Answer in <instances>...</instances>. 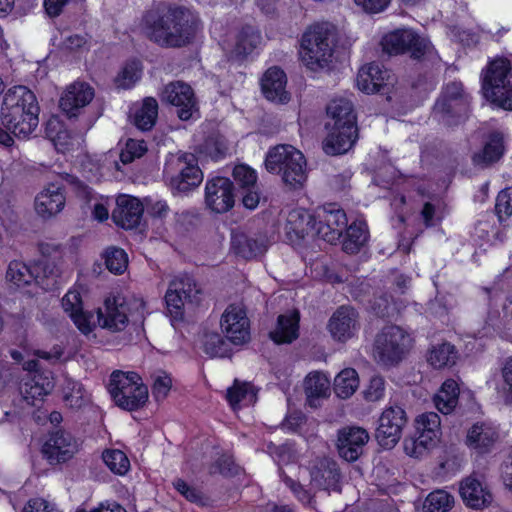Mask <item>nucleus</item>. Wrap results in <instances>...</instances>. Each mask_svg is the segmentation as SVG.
<instances>
[{
    "mask_svg": "<svg viewBox=\"0 0 512 512\" xmlns=\"http://www.w3.org/2000/svg\"><path fill=\"white\" fill-rule=\"evenodd\" d=\"M284 483L291 489L297 499L305 505H312L313 497L300 483L289 476H283Z\"/></svg>",
    "mask_w": 512,
    "mask_h": 512,
    "instance_id": "obj_62",
    "label": "nucleus"
},
{
    "mask_svg": "<svg viewBox=\"0 0 512 512\" xmlns=\"http://www.w3.org/2000/svg\"><path fill=\"white\" fill-rule=\"evenodd\" d=\"M470 98L460 82H451L445 86L434 105V114L447 125L457 124L468 115Z\"/></svg>",
    "mask_w": 512,
    "mask_h": 512,
    "instance_id": "obj_10",
    "label": "nucleus"
},
{
    "mask_svg": "<svg viewBox=\"0 0 512 512\" xmlns=\"http://www.w3.org/2000/svg\"><path fill=\"white\" fill-rule=\"evenodd\" d=\"M458 351L455 346L444 342L432 347L428 355V362L436 369L451 367L456 364Z\"/></svg>",
    "mask_w": 512,
    "mask_h": 512,
    "instance_id": "obj_40",
    "label": "nucleus"
},
{
    "mask_svg": "<svg viewBox=\"0 0 512 512\" xmlns=\"http://www.w3.org/2000/svg\"><path fill=\"white\" fill-rule=\"evenodd\" d=\"M102 459L106 466L115 474L124 475L130 468V462L121 450H105Z\"/></svg>",
    "mask_w": 512,
    "mask_h": 512,
    "instance_id": "obj_50",
    "label": "nucleus"
},
{
    "mask_svg": "<svg viewBox=\"0 0 512 512\" xmlns=\"http://www.w3.org/2000/svg\"><path fill=\"white\" fill-rule=\"evenodd\" d=\"M358 385L357 372L352 368H346L335 377L334 391L338 397L346 399L354 394Z\"/></svg>",
    "mask_w": 512,
    "mask_h": 512,
    "instance_id": "obj_46",
    "label": "nucleus"
},
{
    "mask_svg": "<svg viewBox=\"0 0 512 512\" xmlns=\"http://www.w3.org/2000/svg\"><path fill=\"white\" fill-rule=\"evenodd\" d=\"M327 114L330 117V121L326 125H357L353 104L350 100L343 98L332 100L327 106Z\"/></svg>",
    "mask_w": 512,
    "mask_h": 512,
    "instance_id": "obj_36",
    "label": "nucleus"
},
{
    "mask_svg": "<svg viewBox=\"0 0 512 512\" xmlns=\"http://www.w3.org/2000/svg\"><path fill=\"white\" fill-rule=\"evenodd\" d=\"M498 438L499 434L495 427L485 423H477L468 431L467 444L478 453H487Z\"/></svg>",
    "mask_w": 512,
    "mask_h": 512,
    "instance_id": "obj_31",
    "label": "nucleus"
},
{
    "mask_svg": "<svg viewBox=\"0 0 512 512\" xmlns=\"http://www.w3.org/2000/svg\"><path fill=\"white\" fill-rule=\"evenodd\" d=\"M358 328V313L349 306H341L332 315L328 329L335 340L345 342Z\"/></svg>",
    "mask_w": 512,
    "mask_h": 512,
    "instance_id": "obj_25",
    "label": "nucleus"
},
{
    "mask_svg": "<svg viewBox=\"0 0 512 512\" xmlns=\"http://www.w3.org/2000/svg\"><path fill=\"white\" fill-rule=\"evenodd\" d=\"M227 400L233 409H236L240 403L247 406L253 405L257 400V390L250 383H240L236 380L227 390Z\"/></svg>",
    "mask_w": 512,
    "mask_h": 512,
    "instance_id": "obj_45",
    "label": "nucleus"
},
{
    "mask_svg": "<svg viewBox=\"0 0 512 512\" xmlns=\"http://www.w3.org/2000/svg\"><path fill=\"white\" fill-rule=\"evenodd\" d=\"M484 96L505 110H512V72L510 61L497 58L491 61L484 73Z\"/></svg>",
    "mask_w": 512,
    "mask_h": 512,
    "instance_id": "obj_6",
    "label": "nucleus"
},
{
    "mask_svg": "<svg viewBox=\"0 0 512 512\" xmlns=\"http://www.w3.org/2000/svg\"><path fill=\"white\" fill-rule=\"evenodd\" d=\"M174 488L188 501L198 505H204V497L197 488L188 485L183 479H176L173 482Z\"/></svg>",
    "mask_w": 512,
    "mask_h": 512,
    "instance_id": "obj_58",
    "label": "nucleus"
},
{
    "mask_svg": "<svg viewBox=\"0 0 512 512\" xmlns=\"http://www.w3.org/2000/svg\"><path fill=\"white\" fill-rule=\"evenodd\" d=\"M144 302L138 299H127L122 296L108 298L105 301L104 309L97 311L98 323L102 328L112 332L123 331L129 322L130 317L139 313L142 317Z\"/></svg>",
    "mask_w": 512,
    "mask_h": 512,
    "instance_id": "obj_9",
    "label": "nucleus"
},
{
    "mask_svg": "<svg viewBox=\"0 0 512 512\" xmlns=\"http://www.w3.org/2000/svg\"><path fill=\"white\" fill-rule=\"evenodd\" d=\"M53 388L54 383L49 376L37 373L20 387V394L28 405L34 406L36 401L42 400Z\"/></svg>",
    "mask_w": 512,
    "mask_h": 512,
    "instance_id": "obj_34",
    "label": "nucleus"
},
{
    "mask_svg": "<svg viewBox=\"0 0 512 512\" xmlns=\"http://www.w3.org/2000/svg\"><path fill=\"white\" fill-rule=\"evenodd\" d=\"M311 485L321 490H339L340 472L337 463L329 458L315 461L311 470Z\"/></svg>",
    "mask_w": 512,
    "mask_h": 512,
    "instance_id": "obj_26",
    "label": "nucleus"
},
{
    "mask_svg": "<svg viewBox=\"0 0 512 512\" xmlns=\"http://www.w3.org/2000/svg\"><path fill=\"white\" fill-rule=\"evenodd\" d=\"M62 306L83 334H89L92 331L90 316L83 311L82 299L78 291H68L62 299Z\"/></svg>",
    "mask_w": 512,
    "mask_h": 512,
    "instance_id": "obj_32",
    "label": "nucleus"
},
{
    "mask_svg": "<svg viewBox=\"0 0 512 512\" xmlns=\"http://www.w3.org/2000/svg\"><path fill=\"white\" fill-rule=\"evenodd\" d=\"M383 51L388 54L411 52V57L421 59L431 51L430 42L411 29H398L385 35L381 41Z\"/></svg>",
    "mask_w": 512,
    "mask_h": 512,
    "instance_id": "obj_12",
    "label": "nucleus"
},
{
    "mask_svg": "<svg viewBox=\"0 0 512 512\" xmlns=\"http://www.w3.org/2000/svg\"><path fill=\"white\" fill-rule=\"evenodd\" d=\"M326 128L328 134L323 141V150L328 155H340L348 152L358 139L357 125H326Z\"/></svg>",
    "mask_w": 512,
    "mask_h": 512,
    "instance_id": "obj_22",
    "label": "nucleus"
},
{
    "mask_svg": "<svg viewBox=\"0 0 512 512\" xmlns=\"http://www.w3.org/2000/svg\"><path fill=\"white\" fill-rule=\"evenodd\" d=\"M502 377L504 380V397L505 402L512 404V357L509 358L502 368Z\"/></svg>",
    "mask_w": 512,
    "mask_h": 512,
    "instance_id": "obj_64",
    "label": "nucleus"
},
{
    "mask_svg": "<svg viewBox=\"0 0 512 512\" xmlns=\"http://www.w3.org/2000/svg\"><path fill=\"white\" fill-rule=\"evenodd\" d=\"M393 83L394 79L391 72L376 63L361 67L356 78L359 90L367 94L385 93L389 86H393Z\"/></svg>",
    "mask_w": 512,
    "mask_h": 512,
    "instance_id": "obj_20",
    "label": "nucleus"
},
{
    "mask_svg": "<svg viewBox=\"0 0 512 512\" xmlns=\"http://www.w3.org/2000/svg\"><path fill=\"white\" fill-rule=\"evenodd\" d=\"M161 101L175 107V113L182 121L199 117L198 102L192 87L182 81L167 84L161 95Z\"/></svg>",
    "mask_w": 512,
    "mask_h": 512,
    "instance_id": "obj_13",
    "label": "nucleus"
},
{
    "mask_svg": "<svg viewBox=\"0 0 512 512\" xmlns=\"http://www.w3.org/2000/svg\"><path fill=\"white\" fill-rule=\"evenodd\" d=\"M260 35L250 28L244 29L237 40L236 51L238 54L247 55L259 44Z\"/></svg>",
    "mask_w": 512,
    "mask_h": 512,
    "instance_id": "obj_54",
    "label": "nucleus"
},
{
    "mask_svg": "<svg viewBox=\"0 0 512 512\" xmlns=\"http://www.w3.org/2000/svg\"><path fill=\"white\" fill-rule=\"evenodd\" d=\"M39 278L34 266L29 267L21 261L10 262L6 272V279L17 287L30 285L33 281H39Z\"/></svg>",
    "mask_w": 512,
    "mask_h": 512,
    "instance_id": "obj_43",
    "label": "nucleus"
},
{
    "mask_svg": "<svg viewBox=\"0 0 512 512\" xmlns=\"http://www.w3.org/2000/svg\"><path fill=\"white\" fill-rule=\"evenodd\" d=\"M143 211L144 208L139 199L120 195L116 200V207L112 211V219L117 226L133 229L140 224Z\"/></svg>",
    "mask_w": 512,
    "mask_h": 512,
    "instance_id": "obj_24",
    "label": "nucleus"
},
{
    "mask_svg": "<svg viewBox=\"0 0 512 512\" xmlns=\"http://www.w3.org/2000/svg\"><path fill=\"white\" fill-rule=\"evenodd\" d=\"M35 274H39L38 284L46 289L54 287L58 283V278L62 275V267L60 263L44 258L34 265Z\"/></svg>",
    "mask_w": 512,
    "mask_h": 512,
    "instance_id": "obj_41",
    "label": "nucleus"
},
{
    "mask_svg": "<svg viewBox=\"0 0 512 512\" xmlns=\"http://www.w3.org/2000/svg\"><path fill=\"white\" fill-rule=\"evenodd\" d=\"M504 153L503 135L499 132L490 134L483 150L473 156L476 165L486 166L499 160Z\"/></svg>",
    "mask_w": 512,
    "mask_h": 512,
    "instance_id": "obj_37",
    "label": "nucleus"
},
{
    "mask_svg": "<svg viewBox=\"0 0 512 512\" xmlns=\"http://www.w3.org/2000/svg\"><path fill=\"white\" fill-rule=\"evenodd\" d=\"M157 117L158 103L155 98L147 97L143 100L142 106L136 110L133 122L138 129L148 131L155 125Z\"/></svg>",
    "mask_w": 512,
    "mask_h": 512,
    "instance_id": "obj_42",
    "label": "nucleus"
},
{
    "mask_svg": "<svg viewBox=\"0 0 512 512\" xmlns=\"http://www.w3.org/2000/svg\"><path fill=\"white\" fill-rule=\"evenodd\" d=\"M233 177L242 189L256 187V172L247 165H237L233 169Z\"/></svg>",
    "mask_w": 512,
    "mask_h": 512,
    "instance_id": "obj_53",
    "label": "nucleus"
},
{
    "mask_svg": "<svg viewBox=\"0 0 512 512\" xmlns=\"http://www.w3.org/2000/svg\"><path fill=\"white\" fill-rule=\"evenodd\" d=\"M440 417L435 412H426L415 420L416 432L413 437L405 439L404 450L412 457H421L435 446L440 436Z\"/></svg>",
    "mask_w": 512,
    "mask_h": 512,
    "instance_id": "obj_11",
    "label": "nucleus"
},
{
    "mask_svg": "<svg viewBox=\"0 0 512 512\" xmlns=\"http://www.w3.org/2000/svg\"><path fill=\"white\" fill-rule=\"evenodd\" d=\"M346 236L343 241V249L349 254H354L368 240L367 225L363 221H354L346 227Z\"/></svg>",
    "mask_w": 512,
    "mask_h": 512,
    "instance_id": "obj_39",
    "label": "nucleus"
},
{
    "mask_svg": "<svg viewBox=\"0 0 512 512\" xmlns=\"http://www.w3.org/2000/svg\"><path fill=\"white\" fill-rule=\"evenodd\" d=\"M378 423L376 440L381 447L391 449L402 436L403 428L407 424V415L402 407L390 406L382 412Z\"/></svg>",
    "mask_w": 512,
    "mask_h": 512,
    "instance_id": "obj_14",
    "label": "nucleus"
},
{
    "mask_svg": "<svg viewBox=\"0 0 512 512\" xmlns=\"http://www.w3.org/2000/svg\"><path fill=\"white\" fill-rule=\"evenodd\" d=\"M334 37L324 24L311 26L302 36L300 56L304 65L316 71L329 65L333 56Z\"/></svg>",
    "mask_w": 512,
    "mask_h": 512,
    "instance_id": "obj_4",
    "label": "nucleus"
},
{
    "mask_svg": "<svg viewBox=\"0 0 512 512\" xmlns=\"http://www.w3.org/2000/svg\"><path fill=\"white\" fill-rule=\"evenodd\" d=\"M106 268L113 274H122L128 266V256L125 251L117 247H108L104 254Z\"/></svg>",
    "mask_w": 512,
    "mask_h": 512,
    "instance_id": "obj_48",
    "label": "nucleus"
},
{
    "mask_svg": "<svg viewBox=\"0 0 512 512\" xmlns=\"http://www.w3.org/2000/svg\"><path fill=\"white\" fill-rule=\"evenodd\" d=\"M22 512H61L55 504L43 498H32L24 505Z\"/></svg>",
    "mask_w": 512,
    "mask_h": 512,
    "instance_id": "obj_61",
    "label": "nucleus"
},
{
    "mask_svg": "<svg viewBox=\"0 0 512 512\" xmlns=\"http://www.w3.org/2000/svg\"><path fill=\"white\" fill-rule=\"evenodd\" d=\"M178 174L170 180L172 190L188 192L197 187L203 180V174L192 154H185L177 160Z\"/></svg>",
    "mask_w": 512,
    "mask_h": 512,
    "instance_id": "obj_21",
    "label": "nucleus"
},
{
    "mask_svg": "<svg viewBox=\"0 0 512 512\" xmlns=\"http://www.w3.org/2000/svg\"><path fill=\"white\" fill-rule=\"evenodd\" d=\"M232 245L236 253L246 259L262 255L266 251V244L263 240H257L245 234L235 235Z\"/></svg>",
    "mask_w": 512,
    "mask_h": 512,
    "instance_id": "obj_44",
    "label": "nucleus"
},
{
    "mask_svg": "<svg viewBox=\"0 0 512 512\" xmlns=\"http://www.w3.org/2000/svg\"><path fill=\"white\" fill-rule=\"evenodd\" d=\"M495 210L500 220L512 215V189L506 188L496 198Z\"/></svg>",
    "mask_w": 512,
    "mask_h": 512,
    "instance_id": "obj_56",
    "label": "nucleus"
},
{
    "mask_svg": "<svg viewBox=\"0 0 512 512\" xmlns=\"http://www.w3.org/2000/svg\"><path fill=\"white\" fill-rule=\"evenodd\" d=\"M141 77V63L133 60L124 65L115 78V84L119 88L128 89L132 87Z\"/></svg>",
    "mask_w": 512,
    "mask_h": 512,
    "instance_id": "obj_49",
    "label": "nucleus"
},
{
    "mask_svg": "<svg viewBox=\"0 0 512 512\" xmlns=\"http://www.w3.org/2000/svg\"><path fill=\"white\" fill-rule=\"evenodd\" d=\"M135 372L114 371L110 376L108 391L115 404L123 410L141 409L148 400V388L140 382Z\"/></svg>",
    "mask_w": 512,
    "mask_h": 512,
    "instance_id": "obj_5",
    "label": "nucleus"
},
{
    "mask_svg": "<svg viewBox=\"0 0 512 512\" xmlns=\"http://www.w3.org/2000/svg\"><path fill=\"white\" fill-rule=\"evenodd\" d=\"M265 168L270 173L281 175L283 182L292 189L301 188L307 179L305 157L292 145L280 144L269 149Z\"/></svg>",
    "mask_w": 512,
    "mask_h": 512,
    "instance_id": "obj_3",
    "label": "nucleus"
},
{
    "mask_svg": "<svg viewBox=\"0 0 512 512\" xmlns=\"http://www.w3.org/2000/svg\"><path fill=\"white\" fill-rule=\"evenodd\" d=\"M369 433L359 426H346L338 430L337 449L339 456L347 462L356 461L369 441Z\"/></svg>",
    "mask_w": 512,
    "mask_h": 512,
    "instance_id": "obj_17",
    "label": "nucleus"
},
{
    "mask_svg": "<svg viewBox=\"0 0 512 512\" xmlns=\"http://www.w3.org/2000/svg\"><path fill=\"white\" fill-rule=\"evenodd\" d=\"M64 206L65 196L59 183H49L35 200V210L44 219L55 216Z\"/></svg>",
    "mask_w": 512,
    "mask_h": 512,
    "instance_id": "obj_28",
    "label": "nucleus"
},
{
    "mask_svg": "<svg viewBox=\"0 0 512 512\" xmlns=\"http://www.w3.org/2000/svg\"><path fill=\"white\" fill-rule=\"evenodd\" d=\"M202 288L188 274L176 276L170 281L165 301L170 317L183 320L185 310L198 306L202 301Z\"/></svg>",
    "mask_w": 512,
    "mask_h": 512,
    "instance_id": "obj_7",
    "label": "nucleus"
},
{
    "mask_svg": "<svg viewBox=\"0 0 512 512\" xmlns=\"http://www.w3.org/2000/svg\"><path fill=\"white\" fill-rule=\"evenodd\" d=\"M299 319L297 310L279 315L276 328L269 333L270 338L277 344L291 343L299 335Z\"/></svg>",
    "mask_w": 512,
    "mask_h": 512,
    "instance_id": "obj_33",
    "label": "nucleus"
},
{
    "mask_svg": "<svg viewBox=\"0 0 512 512\" xmlns=\"http://www.w3.org/2000/svg\"><path fill=\"white\" fill-rule=\"evenodd\" d=\"M220 324L222 331L231 343L240 345L249 340V320L242 305H229L221 317Z\"/></svg>",
    "mask_w": 512,
    "mask_h": 512,
    "instance_id": "obj_16",
    "label": "nucleus"
},
{
    "mask_svg": "<svg viewBox=\"0 0 512 512\" xmlns=\"http://www.w3.org/2000/svg\"><path fill=\"white\" fill-rule=\"evenodd\" d=\"M459 388L453 379L446 380L434 397L436 408L443 414L451 413L458 403Z\"/></svg>",
    "mask_w": 512,
    "mask_h": 512,
    "instance_id": "obj_38",
    "label": "nucleus"
},
{
    "mask_svg": "<svg viewBox=\"0 0 512 512\" xmlns=\"http://www.w3.org/2000/svg\"><path fill=\"white\" fill-rule=\"evenodd\" d=\"M385 381L381 376L371 378L368 388L365 391L366 399L377 401L384 395Z\"/></svg>",
    "mask_w": 512,
    "mask_h": 512,
    "instance_id": "obj_63",
    "label": "nucleus"
},
{
    "mask_svg": "<svg viewBox=\"0 0 512 512\" xmlns=\"http://www.w3.org/2000/svg\"><path fill=\"white\" fill-rule=\"evenodd\" d=\"M204 351L211 357H227L230 354L229 343L217 333H207L204 338Z\"/></svg>",
    "mask_w": 512,
    "mask_h": 512,
    "instance_id": "obj_51",
    "label": "nucleus"
},
{
    "mask_svg": "<svg viewBox=\"0 0 512 512\" xmlns=\"http://www.w3.org/2000/svg\"><path fill=\"white\" fill-rule=\"evenodd\" d=\"M172 387V379L165 372L155 376L152 385V395L157 401L164 400Z\"/></svg>",
    "mask_w": 512,
    "mask_h": 512,
    "instance_id": "obj_57",
    "label": "nucleus"
},
{
    "mask_svg": "<svg viewBox=\"0 0 512 512\" xmlns=\"http://www.w3.org/2000/svg\"><path fill=\"white\" fill-rule=\"evenodd\" d=\"M39 105L35 94L25 86L10 88L4 95L0 120L17 138L27 139L39 124Z\"/></svg>",
    "mask_w": 512,
    "mask_h": 512,
    "instance_id": "obj_2",
    "label": "nucleus"
},
{
    "mask_svg": "<svg viewBox=\"0 0 512 512\" xmlns=\"http://www.w3.org/2000/svg\"><path fill=\"white\" fill-rule=\"evenodd\" d=\"M454 503V498L444 490L431 492L424 502V512H448Z\"/></svg>",
    "mask_w": 512,
    "mask_h": 512,
    "instance_id": "obj_47",
    "label": "nucleus"
},
{
    "mask_svg": "<svg viewBox=\"0 0 512 512\" xmlns=\"http://www.w3.org/2000/svg\"><path fill=\"white\" fill-rule=\"evenodd\" d=\"M287 234L296 238H304L306 236H316V219L308 211L303 209H294L289 212L285 224Z\"/></svg>",
    "mask_w": 512,
    "mask_h": 512,
    "instance_id": "obj_30",
    "label": "nucleus"
},
{
    "mask_svg": "<svg viewBox=\"0 0 512 512\" xmlns=\"http://www.w3.org/2000/svg\"><path fill=\"white\" fill-rule=\"evenodd\" d=\"M77 451L76 439L69 432L60 429L50 433L42 449L44 456L51 464L64 463Z\"/></svg>",
    "mask_w": 512,
    "mask_h": 512,
    "instance_id": "obj_19",
    "label": "nucleus"
},
{
    "mask_svg": "<svg viewBox=\"0 0 512 512\" xmlns=\"http://www.w3.org/2000/svg\"><path fill=\"white\" fill-rule=\"evenodd\" d=\"M413 339L403 328L385 326L374 342L375 357L384 365L398 364L411 350Z\"/></svg>",
    "mask_w": 512,
    "mask_h": 512,
    "instance_id": "obj_8",
    "label": "nucleus"
},
{
    "mask_svg": "<svg viewBox=\"0 0 512 512\" xmlns=\"http://www.w3.org/2000/svg\"><path fill=\"white\" fill-rule=\"evenodd\" d=\"M68 387L70 389L69 392H66L64 395V400L67 405L71 408H80L86 403L85 390L80 383H70Z\"/></svg>",
    "mask_w": 512,
    "mask_h": 512,
    "instance_id": "obj_60",
    "label": "nucleus"
},
{
    "mask_svg": "<svg viewBox=\"0 0 512 512\" xmlns=\"http://www.w3.org/2000/svg\"><path fill=\"white\" fill-rule=\"evenodd\" d=\"M234 186L225 177H215L207 181L205 186V203L216 213H225L234 206Z\"/></svg>",
    "mask_w": 512,
    "mask_h": 512,
    "instance_id": "obj_18",
    "label": "nucleus"
},
{
    "mask_svg": "<svg viewBox=\"0 0 512 512\" xmlns=\"http://www.w3.org/2000/svg\"><path fill=\"white\" fill-rule=\"evenodd\" d=\"M228 147L226 140L220 135L209 136L201 145L200 152L210 157L212 160H219L227 153Z\"/></svg>",
    "mask_w": 512,
    "mask_h": 512,
    "instance_id": "obj_52",
    "label": "nucleus"
},
{
    "mask_svg": "<svg viewBox=\"0 0 512 512\" xmlns=\"http://www.w3.org/2000/svg\"><path fill=\"white\" fill-rule=\"evenodd\" d=\"M347 222L344 210L338 208L335 204H329L318 213L316 237L333 244L343 235Z\"/></svg>",
    "mask_w": 512,
    "mask_h": 512,
    "instance_id": "obj_15",
    "label": "nucleus"
},
{
    "mask_svg": "<svg viewBox=\"0 0 512 512\" xmlns=\"http://www.w3.org/2000/svg\"><path fill=\"white\" fill-rule=\"evenodd\" d=\"M460 495L463 501L471 508L481 509L492 502V494L473 476L461 482Z\"/></svg>",
    "mask_w": 512,
    "mask_h": 512,
    "instance_id": "obj_29",
    "label": "nucleus"
},
{
    "mask_svg": "<svg viewBox=\"0 0 512 512\" xmlns=\"http://www.w3.org/2000/svg\"><path fill=\"white\" fill-rule=\"evenodd\" d=\"M329 386L330 382L324 374L319 372L310 373L304 381L308 405L312 408L319 407L320 400L328 396Z\"/></svg>",
    "mask_w": 512,
    "mask_h": 512,
    "instance_id": "obj_35",
    "label": "nucleus"
},
{
    "mask_svg": "<svg viewBox=\"0 0 512 512\" xmlns=\"http://www.w3.org/2000/svg\"><path fill=\"white\" fill-rule=\"evenodd\" d=\"M141 25L146 37L160 47L181 48L193 41L200 19L189 8L169 3L146 11Z\"/></svg>",
    "mask_w": 512,
    "mask_h": 512,
    "instance_id": "obj_1",
    "label": "nucleus"
},
{
    "mask_svg": "<svg viewBox=\"0 0 512 512\" xmlns=\"http://www.w3.org/2000/svg\"><path fill=\"white\" fill-rule=\"evenodd\" d=\"M60 178L67 183L74 185L77 196L83 200L86 204H89L92 200L96 199V196L92 189L85 185L83 182L78 180L76 177L69 173H63Z\"/></svg>",
    "mask_w": 512,
    "mask_h": 512,
    "instance_id": "obj_59",
    "label": "nucleus"
},
{
    "mask_svg": "<svg viewBox=\"0 0 512 512\" xmlns=\"http://www.w3.org/2000/svg\"><path fill=\"white\" fill-rule=\"evenodd\" d=\"M146 151L147 145L143 140L129 139L120 154V160L124 164L131 163L135 158L143 156Z\"/></svg>",
    "mask_w": 512,
    "mask_h": 512,
    "instance_id": "obj_55",
    "label": "nucleus"
},
{
    "mask_svg": "<svg viewBox=\"0 0 512 512\" xmlns=\"http://www.w3.org/2000/svg\"><path fill=\"white\" fill-rule=\"evenodd\" d=\"M94 98V89L87 83L74 82L62 94L59 106L69 117H76Z\"/></svg>",
    "mask_w": 512,
    "mask_h": 512,
    "instance_id": "obj_23",
    "label": "nucleus"
},
{
    "mask_svg": "<svg viewBox=\"0 0 512 512\" xmlns=\"http://www.w3.org/2000/svg\"><path fill=\"white\" fill-rule=\"evenodd\" d=\"M287 77L279 67L269 68L261 78V90L265 98L272 102L286 103L290 94L286 90Z\"/></svg>",
    "mask_w": 512,
    "mask_h": 512,
    "instance_id": "obj_27",
    "label": "nucleus"
}]
</instances>
